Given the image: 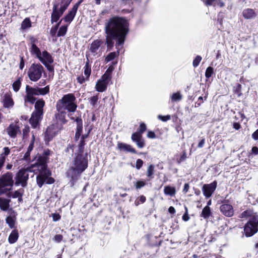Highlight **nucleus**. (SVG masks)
I'll list each match as a JSON object with an SVG mask.
<instances>
[{
  "instance_id": "obj_1",
  "label": "nucleus",
  "mask_w": 258,
  "mask_h": 258,
  "mask_svg": "<svg viewBox=\"0 0 258 258\" xmlns=\"http://www.w3.org/2000/svg\"><path fill=\"white\" fill-rule=\"evenodd\" d=\"M128 21L123 17L114 16L105 23V44L108 50L114 45L116 48L122 47L129 32Z\"/></svg>"
},
{
  "instance_id": "obj_2",
  "label": "nucleus",
  "mask_w": 258,
  "mask_h": 258,
  "mask_svg": "<svg viewBox=\"0 0 258 258\" xmlns=\"http://www.w3.org/2000/svg\"><path fill=\"white\" fill-rule=\"evenodd\" d=\"M30 153L27 151L23 159L31 163L29 167L30 169L35 167L37 168L39 174L36 177V181L38 186L41 188L45 182L49 184L53 183L55 180L50 177L51 172L47 168L49 156L51 151L48 149H44L41 154L36 156L32 160L30 157Z\"/></svg>"
},
{
  "instance_id": "obj_3",
  "label": "nucleus",
  "mask_w": 258,
  "mask_h": 258,
  "mask_svg": "<svg viewBox=\"0 0 258 258\" xmlns=\"http://www.w3.org/2000/svg\"><path fill=\"white\" fill-rule=\"evenodd\" d=\"M88 167V159L87 155L76 154L70 163L69 168L66 174L67 177L70 178L71 186L79 179L82 173Z\"/></svg>"
},
{
  "instance_id": "obj_4",
  "label": "nucleus",
  "mask_w": 258,
  "mask_h": 258,
  "mask_svg": "<svg viewBox=\"0 0 258 258\" xmlns=\"http://www.w3.org/2000/svg\"><path fill=\"white\" fill-rule=\"evenodd\" d=\"M76 98L73 94L64 95L57 103L56 108L58 111L67 110L70 112H74L77 108V105L74 103Z\"/></svg>"
},
{
  "instance_id": "obj_5",
  "label": "nucleus",
  "mask_w": 258,
  "mask_h": 258,
  "mask_svg": "<svg viewBox=\"0 0 258 258\" xmlns=\"http://www.w3.org/2000/svg\"><path fill=\"white\" fill-rule=\"evenodd\" d=\"M45 101L43 99L37 100L35 103V110L32 113L29 122L32 127L36 128L41 120L43 115V107Z\"/></svg>"
},
{
  "instance_id": "obj_6",
  "label": "nucleus",
  "mask_w": 258,
  "mask_h": 258,
  "mask_svg": "<svg viewBox=\"0 0 258 258\" xmlns=\"http://www.w3.org/2000/svg\"><path fill=\"white\" fill-rule=\"evenodd\" d=\"M49 92V87L47 86L44 88H33L29 85L26 86V95L25 97V102H29L33 104L35 102L36 98L34 96L45 95Z\"/></svg>"
},
{
  "instance_id": "obj_7",
  "label": "nucleus",
  "mask_w": 258,
  "mask_h": 258,
  "mask_svg": "<svg viewBox=\"0 0 258 258\" xmlns=\"http://www.w3.org/2000/svg\"><path fill=\"white\" fill-rule=\"evenodd\" d=\"M258 231V215H255L249 219L244 225L243 232L246 237H251Z\"/></svg>"
},
{
  "instance_id": "obj_8",
  "label": "nucleus",
  "mask_w": 258,
  "mask_h": 258,
  "mask_svg": "<svg viewBox=\"0 0 258 258\" xmlns=\"http://www.w3.org/2000/svg\"><path fill=\"white\" fill-rule=\"evenodd\" d=\"M44 70L42 66L40 63H32L28 71V76L30 80L33 82L39 80Z\"/></svg>"
},
{
  "instance_id": "obj_9",
  "label": "nucleus",
  "mask_w": 258,
  "mask_h": 258,
  "mask_svg": "<svg viewBox=\"0 0 258 258\" xmlns=\"http://www.w3.org/2000/svg\"><path fill=\"white\" fill-rule=\"evenodd\" d=\"M28 169L31 171V169L28 168L27 170L21 169L17 172L15 178L16 180L15 182V185L19 186L21 185L23 187L27 186V181L29 178V174L27 172Z\"/></svg>"
},
{
  "instance_id": "obj_10",
  "label": "nucleus",
  "mask_w": 258,
  "mask_h": 258,
  "mask_svg": "<svg viewBox=\"0 0 258 258\" xmlns=\"http://www.w3.org/2000/svg\"><path fill=\"white\" fill-rule=\"evenodd\" d=\"M58 129L57 125L52 124L47 127L44 134V140L45 144L49 142L58 134Z\"/></svg>"
},
{
  "instance_id": "obj_11",
  "label": "nucleus",
  "mask_w": 258,
  "mask_h": 258,
  "mask_svg": "<svg viewBox=\"0 0 258 258\" xmlns=\"http://www.w3.org/2000/svg\"><path fill=\"white\" fill-rule=\"evenodd\" d=\"M14 184H15V182L13 180V175L11 172H7L2 175L0 177L1 186H5L6 187L10 186V188H12Z\"/></svg>"
},
{
  "instance_id": "obj_12",
  "label": "nucleus",
  "mask_w": 258,
  "mask_h": 258,
  "mask_svg": "<svg viewBox=\"0 0 258 258\" xmlns=\"http://www.w3.org/2000/svg\"><path fill=\"white\" fill-rule=\"evenodd\" d=\"M217 182L214 181L210 184H205L202 187L203 195L206 198H209L213 194L217 187Z\"/></svg>"
},
{
  "instance_id": "obj_13",
  "label": "nucleus",
  "mask_w": 258,
  "mask_h": 258,
  "mask_svg": "<svg viewBox=\"0 0 258 258\" xmlns=\"http://www.w3.org/2000/svg\"><path fill=\"white\" fill-rule=\"evenodd\" d=\"M221 212L226 217H231L234 214V210L232 205L228 204H222L220 207Z\"/></svg>"
},
{
  "instance_id": "obj_14",
  "label": "nucleus",
  "mask_w": 258,
  "mask_h": 258,
  "mask_svg": "<svg viewBox=\"0 0 258 258\" xmlns=\"http://www.w3.org/2000/svg\"><path fill=\"white\" fill-rule=\"evenodd\" d=\"M9 136L12 138H15L18 133H21L20 127L16 124L11 123L6 129Z\"/></svg>"
},
{
  "instance_id": "obj_15",
  "label": "nucleus",
  "mask_w": 258,
  "mask_h": 258,
  "mask_svg": "<svg viewBox=\"0 0 258 258\" xmlns=\"http://www.w3.org/2000/svg\"><path fill=\"white\" fill-rule=\"evenodd\" d=\"M3 107L5 108H12L14 105V101L10 94H6L4 96V98L2 101Z\"/></svg>"
},
{
  "instance_id": "obj_16",
  "label": "nucleus",
  "mask_w": 258,
  "mask_h": 258,
  "mask_svg": "<svg viewBox=\"0 0 258 258\" xmlns=\"http://www.w3.org/2000/svg\"><path fill=\"white\" fill-rule=\"evenodd\" d=\"M58 4H54L53 6L52 13L51 15V23L56 22L62 15L58 10Z\"/></svg>"
},
{
  "instance_id": "obj_17",
  "label": "nucleus",
  "mask_w": 258,
  "mask_h": 258,
  "mask_svg": "<svg viewBox=\"0 0 258 258\" xmlns=\"http://www.w3.org/2000/svg\"><path fill=\"white\" fill-rule=\"evenodd\" d=\"M38 59L43 64L48 63H52L53 62V58L52 56L46 50L42 51L41 55V58H38Z\"/></svg>"
},
{
  "instance_id": "obj_18",
  "label": "nucleus",
  "mask_w": 258,
  "mask_h": 258,
  "mask_svg": "<svg viewBox=\"0 0 258 258\" xmlns=\"http://www.w3.org/2000/svg\"><path fill=\"white\" fill-rule=\"evenodd\" d=\"M102 44V41L99 39L94 40L91 44L89 50L94 55L97 54V50L99 49Z\"/></svg>"
},
{
  "instance_id": "obj_19",
  "label": "nucleus",
  "mask_w": 258,
  "mask_h": 258,
  "mask_svg": "<svg viewBox=\"0 0 258 258\" xmlns=\"http://www.w3.org/2000/svg\"><path fill=\"white\" fill-rule=\"evenodd\" d=\"M75 121L77 124V130L75 134V139L77 141L80 138L82 132L83 123L82 119L80 117H77Z\"/></svg>"
},
{
  "instance_id": "obj_20",
  "label": "nucleus",
  "mask_w": 258,
  "mask_h": 258,
  "mask_svg": "<svg viewBox=\"0 0 258 258\" xmlns=\"http://www.w3.org/2000/svg\"><path fill=\"white\" fill-rule=\"evenodd\" d=\"M117 148L121 151H124L132 153H136V151L131 146L122 143H118L117 144Z\"/></svg>"
},
{
  "instance_id": "obj_21",
  "label": "nucleus",
  "mask_w": 258,
  "mask_h": 258,
  "mask_svg": "<svg viewBox=\"0 0 258 258\" xmlns=\"http://www.w3.org/2000/svg\"><path fill=\"white\" fill-rule=\"evenodd\" d=\"M77 10L78 9L73 7L71 10H70L68 14L63 18L64 21L71 23L74 19Z\"/></svg>"
},
{
  "instance_id": "obj_22",
  "label": "nucleus",
  "mask_w": 258,
  "mask_h": 258,
  "mask_svg": "<svg viewBox=\"0 0 258 258\" xmlns=\"http://www.w3.org/2000/svg\"><path fill=\"white\" fill-rule=\"evenodd\" d=\"M56 119L57 124H60L61 125V127H59V130H60L62 128V124H65L67 122V120L65 119V115L64 114L61 112L60 113H58L55 115Z\"/></svg>"
},
{
  "instance_id": "obj_23",
  "label": "nucleus",
  "mask_w": 258,
  "mask_h": 258,
  "mask_svg": "<svg viewBox=\"0 0 258 258\" xmlns=\"http://www.w3.org/2000/svg\"><path fill=\"white\" fill-rule=\"evenodd\" d=\"M30 51L32 54L35 55L37 58H41V55L42 53L41 52L40 49L35 43H32Z\"/></svg>"
},
{
  "instance_id": "obj_24",
  "label": "nucleus",
  "mask_w": 258,
  "mask_h": 258,
  "mask_svg": "<svg viewBox=\"0 0 258 258\" xmlns=\"http://www.w3.org/2000/svg\"><path fill=\"white\" fill-rule=\"evenodd\" d=\"M242 15L245 19H250L255 17V13L251 9H246L243 11Z\"/></svg>"
},
{
  "instance_id": "obj_25",
  "label": "nucleus",
  "mask_w": 258,
  "mask_h": 258,
  "mask_svg": "<svg viewBox=\"0 0 258 258\" xmlns=\"http://www.w3.org/2000/svg\"><path fill=\"white\" fill-rule=\"evenodd\" d=\"M182 99V95L179 91L174 93L170 96V101L171 103L179 102Z\"/></svg>"
},
{
  "instance_id": "obj_26",
  "label": "nucleus",
  "mask_w": 258,
  "mask_h": 258,
  "mask_svg": "<svg viewBox=\"0 0 258 258\" xmlns=\"http://www.w3.org/2000/svg\"><path fill=\"white\" fill-rule=\"evenodd\" d=\"M107 86V84L106 83H104L100 80H98L96 84L95 89L97 91L102 92L106 90Z\"/></svg>"
},
{
  "instance_id": "obj_27",
  "label": "nucleus",
  "mask_w": 258,
  "mask_h": 258,
  "mask_svg": "<svg viewBox=\"0 0 258 258\" xmlns=\"http://www.w3.org/2000/svg\"><path fill=\"white\" fill-rule=\"evenodd\" d=\"M19 234L17 230H13L8 238L9 242L12 244L15 243L18 239Z\"/></svg>"
},
{
  "instance_id": "obj_28",
  "label": "nucleus",
  "mask_w": 258,
  "mask_h": 258,
  "mask_svg": "<svg viewBox=\"0 0 258 258\" xmlns=\"http://www.w3.org/2000/svg\"><path fill=\"white\" fill-rule=\"evenodd\" d=\"M31 27V22L29 18H26L22 22L21 30L25 31Z\"/></svg>"
},
{
  "instance_id": "obj_29",
  "label": "nucleus",
  "mask_w": 258,
  "mask_h": 258,
  "mask_svg": "<svg viewBox=\"0 0 258 258\" xmlns=\"http://www.w3.org/2000/svg\"><path fill=\"white\" fill-rule=\"evenodd\" d=\"M10 199H3V201L0 203V209L4 211H7L10 207Z\"/></svg>"
},
{
  "instance_id": "obj_30",
  "label": "nucleus",
  "mask_w": 258,
  "mask_h": 258,
  "mask_svg": "<svg viewBox=\"0 0 258 258\" xmlns=\"http://www.w3.org/2000/svg\"><path fill=\"white\" fill-rule=\"evenodd\" d=\"M211 214V211L210 207L206 206L202 210L200 216L206 219L209 218Z\"/></svg>"
},
{
  "instance_id": "obj_31",
  "label": "nucleus",
  "mask_w": 258,
  "mask_h": 258,
  "mask_svg": "<svg viewBox=\"0 0 258 258\" xmlns=\"http://www.w3.org/2000/svg\"><path fill=\"white\" fill-rule=\"evenodd\" d=\"M164 192L166 195L173 196L175 194L176 190L174 187L168 185L165 186Z\"/></svg>"
},
{
  "instance_id": "obj_32",
  "label": "nucleus",
  "mask_w": 258,
  "mask_h": 258,
  "mask_svg": "<svg viewBox=\"0 0 258 258\" xmlns=\"http://www.w3.org/2000/svg\"><path fill=\"white\" fill-rule=\"evenodd\" d=\"M6 222L11 229L14 228L16 219L15 218L11 216H9L6 218Z\"/></svg>"
},
{
  "instance_id": "obj_33",
  "label": "nucleus",
  "mask_w": 258,
  "mask_h": 258,
  "mask_svg": "<svg viewBox=\"0 0 258 258\" xmlns=\"http://www.w3.org/2000/svg\"><path fill=\"white\" fill-rule=\"evenodd\" d=\"M22 81V77H19L12 84L13 89L15 92H17L20 90Z\"/></svg>"
},
{
  "instance_id": "obj_34",
  "label": "nucleus",
  "mask_w": 258,
  "mask_h": 258,
  "mask_svg": "<svg viewBox=\"0 0 258 258\" xmlns=\"http://www.w3.org/2000/svg\"><path fill=\"white\" fill-rule=\"evenodd\" d=\"M12 189L11 188H7L5 186L0 185V195L3 194H7V196L9 198L11 197V193L10 191Z\"/></svg>"
},
{
  "instance_id": "obj_35",
  "label": "nucleus",
  "mask_w": 258,
  "mask_h": 258,
  "mask_svg": "<svg viewBox=\"0 0 258 258\" xmlns=\"http://www.w3.org/2000/svg\"><path fill=\"white\" fill-rule=\"evenodd\" d=\"M91 65L89 64V61L87 58V61H86L84 67V74L87 77V78H88L91 75Z\"/></svg>"
},
{
  "instance_id": "obj_36",
  "label": "nucleus",
  "mask_w": 258,
  "mask_h": 258,
  "mask_svg": "<svg viewBox=\"0 0 258 258\" xmlns=\"http://www.w3.org/2000/svg\"><path fill=\"white\" fill-rule=\"evenodd\" d=\"M67 27H68L67 26H65V25L61 26L59 29V30L57 34V36L60 37V36H64L67 33Z\"/></svg>"
},
{
  "instance_id": "obj_37",
  "label": "nucleus",
  "mask_w": 258,
  "mask_h": 258,
  "mask_svg": "<svg viewBox=\"0 0 258 258\" xmlns=\"http://www.w3.org/2000/svg\"><path fill=\"white\" fill-rule=\"evenodd\" d=\"M23 192H24V189H20L19 190L15 191L12 195H11V197L13 198H17L20 197L21 200H22V197L23 196Z\"/></svg>"
},
{
  "instance_id": "obj_38",
  "label": "nucleus",
  "mask_w": 258,
  "mask_h": 258,
  "mask_svg": "<svg viewBox=\"0 0 258 258\" xmlns=\"http://www.w3.org/2000/svg\"><path fill=\"white\" fill-rule=\"evenodd\" d=\"M214 73V69L211 67H208L205 72V77L206 78H210Z\"/></svg>"
},
{
  "instance_id": "obj_39",
  "label": "nucleus",
  "mask_w": 258,
  "mask_h": 258,
  "mask_svg": "<svg viewBox=\"0 0 258 258\" xmlns=\"http://www.w3.org/2000/svg\"><path fill=\"white\" fill-rule=\"evenodd\" d=\"M255 215L256 214H254V215ZM252 216H253V215L252 214V212L250 210H246L241 214L240 217L243 218L250 217V219Z\"/></svg>"
},
{
  "instance_id": "obj_40",
  "label": "nucleus",
  "mask_w": 258,
  "mask_h": 258,
  "mask_svg": "<svg viewBox=\"0 0 258 258\" xmlns=\"http://www.w3.org/2000/svg\"><path fill=\"white\" fill-rule=\"evenodd\" d=\"M71 1H66L60 8L58 11L60 13V14H63L64 12L67 10L68 6H69Z\"/></svg>"
},
{
  "instance_id": "obj_41",
  "label": "nucleus",
  "mask_w": 258,
  "mask_h": 258,
  "mask_svg": "<svg viewBox=\"0 0 258 258\" xmlns=\"http://www.w3.org/2000/svg\"><path fill=\"white\" fill-rule=\"evenodd\" d=\"M234 92L235 94L237 95L238 97H240L241 93V85L240 84H237L234 87Z\"/></svg>"
},
{
  "instance_id": "obj_42",
  "label": "nucleus",
  "mask_w": 258,
  "mask_h": 258,
  "mask_svg": "<svg viewBox=\"0 0 258 258\" xmlns=\"http://www.w3.org/2000/svg\"><path fill=\"white\" fill-rule=\"evenodd\" d=\"M142 135L140 134L139 132H136L132 134V140L133 142H136L140 139L142 138Z\"/></svg>"
},
{
  "instance_id": "obj_43",
  "label": "nucleus",
  "mask_w": 258,
  "mask_h": 258,
  "mask_svg": "<svg viewBox=\"0 0 258 258\" xmlns=\"http://www.w3.org/2000/svg\"><path fill=\"white\" fill-rule=\"evenodd\" d=\"M98 97L97 95L93 96V97L89 99V103L93 107H95L96 106V103L98 102Z\"/></svg>"
},
{
  "instance_id": "obj_44",
  "label": "nucleus",
  "mask_w": 258,
  "mask_h": 258,
  "mask_svg": "<svg viewBox=\"0 0 258 258\" xmlns=\"http://www.w3.org/2000/svg\"><path fill=\"white\" fill-rule=\"evenodd\" d=\"M85 145L84 141H81L78 145V152L76 154H83L84 148Z\"/></svg>"
},
{
  "instance_id": "obj_45",
  "label": "nucleus",
  "mask_w": 258,
  "mask_h": 258,
  "mask_svg": "<svg viewBox=\"0 0 258 258\" xmlns=\"http://www.w3.org/2000/svg\"><path fill=\"white\" fill-rule=\"evenodd\" d=\"M116 56V53L115 52H112L109 53L105 58V61L108 62L115 58Z\"/></svg>"
},
{
  "instance_id": "obj_46",
  "label": "nucleus",
  "mask_w": 258,
  "mask_h": 258,
  "mask_svg": "<svg viewBox=\"0 0 258 258\" xmlns=\"http://www.w3.org/2000/svg\"><path fill=\"white\" fill-rule=\"evenodd\" d=\"M154 165H150L149 166L147 172V176L149 177H152V175L154 174Z\"/></svg>"
},
{
  "instance_id": "obj_47",
  "label": "nucleus",
  "mask_w": 258,
  "mask_h": 258,
  "mask_svg": "<svg viewBox=\"0 0 258 258\" xmlns=\"http://www.w3.org/2000/svg\"><path fill=\"white\" fill-rule=\"evenodd\" d=\"M202 58L200 55H197L193 60V67L194 68L197 67L199 65L201 61L202 60Z\"/></svg>"
},
{
  "instance_id": "obj_48",
  "label": "nucleus",
  "mask_w": 258,
  "mask_h": 258,
  "mask_svg": "<svg viewBox=\"0 0 258 258\" xmlns=\"http://www.w3.org/2000/svg\"><path fill=\"white\" fill-rule=\"evenodd\" d=\"M111 76H109V75L104 74L103 75H102L101 79L99 80L104 83H106V84L108 85Z\"/></svg>"
},
{
  "instance_id": "obj_49",
  "label": "nucleus",
  "mask_w": 258,
  "mask_h": 258,
  "mask_svg": "<svg viewBox=\"0 0 258 258\" xmlns=\"http://www.w3.org/2000/svg\"><path fill=\"white\" fill-rule=\"evenodd\" d=\"M146 197L144 196H141L138 200L135 201V204L136 206H138L140 203H144L146 201Z\"/></svg>"
},
{
  "instance_id": "obj_50",
  "label": "nucleus",
  "mask_w": 258,
  "mask_h": 258,
  "mask_svg": "<svg viewBox=\"0 0 258 258\" xmlns=\"http://www.w3.org/2000/svg\"><path fill=\"white\" fill-rule=\"evenodd\" d=\"M205 4L207 6H213L215 7L217 4V0H205Z\"/></svg>"
},
{
  "instance_id": "obj_51",
  "label": "nucleus",
  "mask_w": 258,
  "mask_h": 258,
  "mask_svg": "<svg viewBox=\"0 0 258 258\" xmlns=\"http://www.w3.org/2000/svg\"><path fill=\"white\" fill-rule=\"evenodd\" d=\"M146 183L145 181H137L135 184V185L136 186L137 189H140L142 187H144Z\"/></svg>"
},
{
  "instance_id": "obj_52",
  "label": "nucleus",
  "mask_w": 258,
  "mask_h": 258,
  "mask_svg": "<svg viewBox=\"0 0 258 258\" xmlns=\"http://www.w3.org/2000/svg\"><path fill=\"white\" fill-rule=\"evenodd\" d=\"M158 118L162 120V121H167L168 120H170L171 118V116L170 115H167L165 116H163L161 115H159L158 116Z\"/></svg>"
},
{
  "instance_id": "obj_53",
  "label": "nucleus",
  "mask_w": 258,
  "mask_h": 258,
  "mask_svg": "<svg viewBox=\"0 0 258 258\" xmlns=\"http://www.w3.org/2000/svg\"><path fill=\"white\" fill-rule=\"evenodd\" d=\"M62 238L63 236L62 235L57 234L54 237L53 240L56 242L59 243L62 241Z\"/></svg>"
},
{
  "instance_id": "obj_54",
  "label": "nucleus",
  "mask_w": 258,
  "mask_h": 258,
  "mask_svg": "<svg viewBox=\"0 0 258 258\" xmlns=\"http://www.w3.org/2000/svg\"><path fill=\"white\" fill-rule=\"evenodd\" d=\"M146 130V124L144 123H141L140 124L139 131L138 132L142 135Z\"/></svg>"
},
{
  "instance_id": "obj_55",
  "label": "nucleus",
  "mask_w": 258,
  "mask_h": 258,
  "mask_svg": "<svg viewBox=\"0 0 258 258\" xmlns=\"http://www.w3.org/2000/svg\"><path fill=\"white\" fill-rule=\"evenodd\" d=\"M143 164V161L140 159H138L136 161V167L137 169H140Z\"/></svg>"
},
{
  "instance_id": "obj_56",
  "label": "nucleus",
  "mask_w": 258,
  "mask_h": 258,
  "mask_svg": "<svg viewBox=\"0 0 258 258\" xmlns=\"http://www.w3.org/2000/svg\"><path fill=\"white\" fill-rule=\"evenodd\" d=\"M136 143L139 148H142L145 146L144 142L142 140V138L137 141Z\"/></svg>"
},
{
  "instance_id": "obj_57",
  "label": "nucleus",
  "mask_w": 258,
  "mask_h": 258,
  "mask_svg": "<svg viewBox=\"0 0 258 258\" xmlns=\"http://www.w3.org/2000/svg\"><path fill=\"white\" fill-rule=\"evenodd\" d=\"M74 145L69 144L67 148L66 149L65 151L66 152H70L71 151V154H73L74 153Z\"/></svg>"
},
{
  "instance_id": "obj_58",
  "label": "nucleus",
  "mask_w": 258,
  "mask_h": 258,
  "mask_svg": "<svg viewBox=\"0 0 258 258\" xmlns=\"http://www.w3.org/2000/svg\"><path fill=\"white\" fill-rule=\"evenodd\" d=\"M186 158V154L185 152H183V154L181 155L180 158L178 160V163H180L184 161Z\"/></svg>"
},
{
  "instance_id": "obj_59",
  "label": "nucleus",
  "mask_w": 258,
  "mask_h": 258,
  "mask_svg": "<svg viewBox=\"0 0 258 258\" xmlns=\"http://www.w3.org/2000/svg\"><path fill=\"white\" fill-rule=\"evenodd\" d=\"M3 150L4 152L1 155H3V156H4L5 157V156H8L10 153V150L8 147H5L3 149Z\"/></svg>"
},
{
  "instance_id": "obj_60",
  "label": "nucleus",
  "mask_w": 258,
  "mask_h": 258,
  "mask_svg": "<svg viewBox=\"0 0 258 258\" xmlns=\"http://www.w3.org/2000/svg\"><path fill=\"white\" fill-rule=\"evenodd\" d=\"M29 127L28 126H25L23 130V135L24 137H25L28 134L29 132Z\"/></svg>"
},
{
  "instance_id": "obj_61",
  "label": "nucleus",
  "mask_w": 258,
  "mask_h": 258,
  "mask_svg": "<svg viewBox=\"0 0 258 258\" xmlns=\"http://www.w3.org/2000/svg\"><path fill=\"white\" fill-rule=\"evenodd\" d=\"M25 66V61L24 60V57L20 56V62L19 64V68L21 70H23Z\"/></svg>"
},
{
  "instance_id": "obj_62",
  "label": "nucleus",
  "mask_w": 258,
  "mask_h": 258,
  "mask_svg": "<svg viewBox=\"0 0 258 258\" xmlns=\"http://www.w3.org/2000/svg\"><path fill=\"white\" fill-rule=\"evenodd\" d=\"M57 30L58 29H57L56 27H52L51 28V30H50V35L52 36H54L56 35V34Z\"/></svg>"
},
{
  "instance_id": "obj_63",
  "label": "nucleus",
  "mask_w": 258,
  "mask_h": 258,
  "mask_svg": "<svg viewBox=\"0 0 258 258\" xmlns=\"http://www.w3.org/2000/svg\"><path fill=\"white\" fill-rule=\"evenodd\" d=\"M51 63H48L44 64V65L47 68V70L49 72H53L54 70L53 67L50 65Z\"/></svg>"
},
{
  "instance_id": "obj_64",
  "label": "nucleus",
  "mask_w": 258,
  "mask_h": 258,
  "mask_svg": "<svg viewBox=\"0 0 258 258\" xmlns=\"http://www.w3.org/2000/svg\"><path fill=\"white\" fill-rule=\"evenodd\" d=\"M251 137L254 140H258V128L252 133Z\"/></svg>"
}]
</instances>
